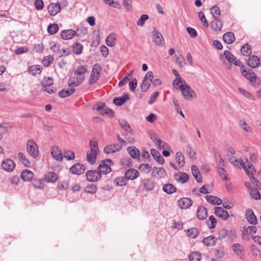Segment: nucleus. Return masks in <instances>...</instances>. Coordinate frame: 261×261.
<instances>
[{
  "mask_svg": "<svg viewBox=\"0 0 261 261\" xmlns=\"http://www.w3.org/2000/svg\"><path fill=\"white\" fill-rule=\"evenodd\" d=\"M242 75L247 80H248L254 86H258L260 83V80L256 74L252 71V70L249 69L246 70L244 69L241 71Z\"/></svg>",
  "mask_w": 261,
  "mask_h": 261,
  "instance_id": "1",
  "label": "nucleus"
},
{
  "mask_svg": "<svg viewBox=\"0 0 261 261\" xmlns=\"http://www.w3.org/2000/svg\"><path fill=\"white\" fill-rule=\"evenodd\" d=\"M184 84L179 85V89L184 98L186 100H190L193 97V94L195 93L194 91L186 83L184 80Z\"/></svg>",
  "mask_w": 261,
  "mask_h": 261,
  "instance_id": "2",
  "label": "nucleus"
},
{
  "mask_svg": "<svg viewBox=\"0 0 261 261\" xmlns=\"http://www.w3.org/2000/svg\"><path fill=\"white\" fill-rule=\"evenodd\" d=\"M27 149L29 154L34 158L38 156L39 150L37 144L32 139L29 140L27 142Z\"/></svg>",
  "mask_w": 261,
  "mask_h": 261,
  "instance_id": "3",
  "label": "nucleus"
},
{
  "mask_svg": "<svg viewBox=\"0 0 261 261\" xmlns=\"http://www.w3.org/2000/svg\"><path fill=\"white\" fill-rule=\"evenodd\" d=\"M88 181L94 182L98 181L101 178V174L97 170H88L86 173Z\"/></svg>",
  "mask_w": 261,
  "mask_h": 261,
  "instance_id": "4",
  "label": "nucleus"
},
{
  "mask_svg": "<svg viewBox=\"0 0 261 261\" xmlns=\"http://www.w3.org/2000/svg\"><path fill=\"white\" fill-rule=\"evenodd\" d=\"M16 166L14 161L10 159L4 160L2 163V168L6 171L11 172L14 170Z\"/></svg>",
  "mask_w": 261,
  "mask_h": 261,
  "instance_id": "5",
  "label": "nucleus"
},
{
  "mask_svg": "<svg viewBox=\"0 0 261 261\" xmlns=\"http://www.w3.org/2000/svg\"><path fill=\"white\" fill-rule=\"evenodd\" d=\"M240 165L242 167V168L244 169L245 172H246L248 176L249 177L251 183L253 185V186L256 188H259L261 187V184L253 176L252 173H250V171H248V169H246V167L245 164L243 163V161H241L240 162Z\"/></svg>",
  "mask_w": 261,
  "mask_h": 261,
  "instance_id": "6",
  "label": "nucleus"
},
{
  "mask_svg": "<svg viewBox=\"0 0 261 261\" xmlns=\"http://www.w3.org/2000/svg\"><path fill=\"white\" fill-rule=\"evenodd\" d=\"M122 148V146L118 143L106 145L104 149L103 152L107 154L114 153L120 151Z\"/></svg>",
  "mask_w": 261,
  "mask_h": 261,
  "instance_id": "7",
  "label": "nucleus"
},
{
  "mask_svg": "<svg viewBox=\"0 0 261 261\" xmlns=\"http://www.w3.org/2000/svg\"><path fill=\"white\" fill-rule=\"evenodd\" d=\"M85 168L84 166L81 163H76L72 166L70 168V171L74 174L80 175L84 173Z\"/></svg>",
  "mask_w": 261,
  "mask_h": 261,
  "instance_id": "8",
  "label": "nucleus"
},
{
  "mask_svg": "<svg viewBox=\"0 0 261 261\" xmlns=\"http://www.w3.org/2000/svg\"><path fill=\"white\" fill-rule=\"evenodd\" d=\"M76 35L79 36L76 31L72 29L64 30L61 33V37L64 40L71 39Z\"/></svg>",
  "mask_w": 261,
  "mask_h": 261,
  "instance_id": "9",
  "label": "nucleus"
},
{
  "mask_svg": "<svg viewBox=\"0 0 261 261\" xmlns=\"http://www.w3.org/2000/svg\"><path fill=\"white\" fill-rule=\"evenodd\" d=\"M153 41L158 46H163L164 43V39L162 34L155 30L153 32Z\"/></svg>",
  "mask_w": 261,
  "mask_h": 261,
  "instance_id": "10",
  "label": "nucleus"
},
{
  "mask_svg": "<svg viewBox=\"0 0 261 261\" xmlns=\"http://www.w3.org/2000/svg\"><path fill=\"white\" fill-rule=\"evenodd\" d=\"M51 154L57 161H61L63 156L61 150L57 146H53L51 148Z\"/></svg>",
  "mask_w": 261,
  "mask_h": 261,
  "instance_id": "11",
  "label": "nucleus"
},
{
  "mask_svg": "<svg viewBox=\"0 0 261 261\" xmlns=\"http://www.w3.org/2000/svg\"><path fill=\"white\" fill-rule=\"evenodd\" d=\"M215 214L217 216L224 220L227 219L229 217L228 212L221 207H216Z\"/></svg>",
  "mask_w": 261,
  "mask_h": 261,
  "instance_id": "12",
  "label": "nucleus"
},
{
  "mask_svg": "<svg viewBox=\"0 0 261 261\" xmlns=\"http://www.w3.org/2000/svg\"><path fill=\"white\" fill-rule=\"evenodd\" d=\"M49 14L51 16L56 15L61 10V7L58 3H51L47 8Z\"/></svg>",
  "mask_w": 261,
  "mask_h": 261,
  "instance_id": "13",
  "label": "nucleus"
},
{
  "mask_svg": "<svg viewBox=\"0 0 261 261\" xmlns=\"http://www.w3.org/2000/svg\"><path fill=\"white\" fill-rule=\"evenodd\" d=\"M192 201L190 198L186 197L180 198L178 201V205L182 209L189 208L192 204Z\"/></svg>",
  "mask_w": 261,
  "mask_h": 261,
  "instance_id": "14",
  "label": "nucleus"
},
{
  "mask_svg": "<svg viewBox=\"0 0 261 261\" xmlns=\"http://www.w3.org/2000/svg\"><path fill=\"white\" fill-rule=\"evenodd\" d=\"M246 217L250 224L252 225L256 224L257 219L252 210L248 208L246 210Z\"/></svg>",
  "mask_w": 261,
  "mask_h": 261,
  "instance_id": "15",
  "label": "nucleus"
},
{
  "mask_svg": "<svg viewBox=\"0 0 261 261\" xmlns=\"http://www.w3.org/2000/svg\"><path fill=\"white\" fill-rule=\"evenodd\" d=\"M138 171L133 168H130L127 170L125 173V177L127 180H133L138 177Z\"/></svg>",
  "mask_w": 261,
  "mask_h": 261,
  "instance_id": "16",
  "label": "nucleus"
},
{
  "mask_svg": "<svg viewBox=\"0 0 261 261\" xmlns=\"http://www.w3.org/2000/svg\"><path fill=\"white\" fill-rule=\"evenodd\" d=\"M247 64L251 68H256L260 64V60L257 56L253 55L248 58Z\"/></svg>",
  "mask_w": 261,
  "mask_h": 261,
  "instance_id": "17",
  "label": "nucleus"
},
{
  "mask_svg": "<svg viewBox=\"0 0 261 261\" xmlns=\"http://www.w3.org/2000/svg\"><path fill=\"white\" fill-rule=\"evenodd\" d=\"M129 99V96L128 93L123 95L121 97H116L113 98V101L114 104L118 106H122L125 101Z\"/></svg>",
  "mask_w": 261,
  "mask_h": 261,
  "instance_id": "18",
  "label": "nucleus"
},
{
  "mask_svg": "<svg viewBox=\"0 0 261 261\" xmlns=\"http://www.w3.org/2000/svg\"><path fill=\"white\" fill-rule=\"evenodd\" d=\"M152 174L153 176L158 178H163L166 175V172L164 169L155 167L152 168Z\"/></svg>",
  "mask_w": 261,
  "mask_h": 261,
  "instance_id": "19",
  "label": "nucleus"
},
{
  "mask_svg": "<svg viewBox=\"0 0 261 261\" xmlns=\"http://www.w3.org/2000/svg\"><path fill=\"white\" fill-rule=\"evenodd\" d=\"M211 28L215 31H220L223 27V23L218 18L215 17L211 22Z\"/></svg>",
  "mask_w": 261,
  "mask_h": 261,
  "instance_id": "20",
  "label": "nucleus"
},
{
  "mask_svg": "<svg viewBox=\"0 0 261 261\" xmlns=\"http://www.w3.org/2000/svg\"><path fill=\"white\" fill-rule=\"evenodd\" d=\"M58 178V175L54 172H48L44 175V179L47 182L55 183Z\"/></svg>",
  "mask_w": 261,
  "mask_h": 261,
  "instance_id": "21",
  "label": "nucleus"
},
{
  "mask_svg": "<svg viewBox=\"0 0 261 261\" xmlns=\"http://www.w3.org/2000/svg\"><path fill=\"white\" fill-rule=\"evenodd\" d=\"M151 154L154 160L156 161L159 164L163 165L164 163L165 160L164 158L161 155L159 151L155 149H151L150 150Z\"/></svg>",
  "mask_w": 261,
  "mask_h": 261,
  "instance_id": "22",
  "label": "nucleus"
},
{
  "mask_svg": "<svg viewBox=\"0 0 261 261\" xmlns=\"http://www.w3.org/2000/svg\"><path fill=\"white\" fill-rule=\"evenodd\" d=\"M97 171H99L100 174H108L111 171L110 166L105 163V161H102L98 167Z\"/></svg>",
  "mask_w": 261,
  "mask_h": 261,
  "instance_id": "23",
  "label": "nucleus"
},
{
  "mask_svg": "<svg viewBox=\"0 0 261 261\" xmlns=\"http://www.w3.org/2000/svg\"><path fill=\"white\" fill-rule=\"evenodd\" d=\"M129 154L133 159H137L140 155V150L135 146H129L127 148Z\"/></svg>",
  "mask_w": 261,
  "mask_h": 261,
  "instance_id": "24",
  "label": "nucleus"
},
{
  "mask_svg": "<svg viewBox=\"0 0 261 261\" xmlns=\"http://www.w3.org/2000/svg\"><path fill=\"white\" fill-rule=\"evenodd\" d=\"M214 153L216 160L217 168H224L225 163L223 159L221 158L220 154L215 149H214Z\"/></svg>",
  "mask_w": 261,
  "mask_h": 261,
  "instance_id": "25",
  "label": "nucleus"
},
{
  "mask_svg": "<svg viewBox=\"0 0 261 261\" xmlns=\"http://www.w3.org/2000/svg\"><path fill=\"white\" fill-rule=\"evenodd\" d=\"M205 199L208 202L214 205H219L222 202L221 199L213 195H206L205 196Z\"/></svg>",
  "mask_w": 261,
  "mask_h": 261,
  "instance_id": "26",
  "label": "nucleus"
},
{
  "mask_svg": "<svg viewBox=\"0 0 261 261\" xmlns=\"http://www.w3.org/2000/svg\"><path fill=\"white\" fill-rule=\"evenodd\" d=\"M223 40L227 44L232 43L235 40L234 34L231 32L225 33L223 36Z\"/></svg>",
  "mask_w": 261,
  "mask_h": 261,
  "instance_id": "27",
  "label": "nucleus"
},
{
  "mask_svg": "<svg viewBox=\"0 0 261 261\" xmlns=\"http://www.w3.org/2000/svg\"><path fill=\"white\" fill-rule=\"evenodd\" d=\"M232 250L236 254L240 257L243 255L244 247L240 244L234 243L232 245Z\"/></svg>",
  "mask_w": 261,
  "mask_h": 261,
  "instance_id": "28",
  "label": "nucleus"
},
{
  "mask_svg": "<svg viewBox=\"0 0 261 261\" xmlns=\"http://www.w3.org/2000/svg\"><path fill=\"white\" fill-rule=\"evenodd\" d=\"M174 178L177 181L184 184L189 180V175L185 172H180L178 174H175Z\"/></svg>",
  "mask_w": 261,
  "mask_h": 261,
  "instance_id": "29",
  "label": "nucleus"
},
{
  "mask_svg": "<svg viewBox=\"0 0 261 261\" xmlns=\"http://www.w3.org/2000/svg\"><path fill=\"white\" fill-rule=\"evenodd\" d=\"M33 177V172L28 169L23 171L21 173V177L24 181H30Z\"/></svg>",
  "mask_w": 261,
  "mask_h": 261,
  "instance_id": "30",
  "label": "nucleus"
},
{
  "mask_svg": "<svg viewBox=\"0 0 261 261\" xmlns=\"http://www.w3.org/2000/svg\"><path fill=\"white\" fill-rule=\"evenodd\" d=\"M217 240V238L214 236H210L204 238L202 240V243L207 246H213L215 245Z\"/></svg>",
  "mask_w": 261,
  "mask_h": 261,
  "instance_id": "31",
  "label": "nucleus"
},
{
  "mask_svg": "<svg viewBox=\"0 0 261 261\" xmlns=\"http://www.w3.org/2000/svg\"><path fill=\"white\" fill-rule=\"evenodd\" d=\"M191 171L193 176L198 182H201L202 181V178L199 176L200 172L198 168L196 165H192L191 166Z\"/></svg>",
  "mask_w": 261,
  "mask_h": 261,
  "instance_id": "32",
  "label": "nucleus"
},
{
  "mask_svg": "<svg viewBox=\"0 0 261 261\" xmlns=\"http://www.w3.org/2000/svg\"><path fill=\"white\" fill-rule=\"evenodd\" d=\"M197 216L201 220L206 219L207 217V210L206 208L203 206L199 207L197 211Z\"/></svg>",
  "mask_w": 261,
  "mask_h": 261,
  "instance_id": "33",
  "label": "nucleus"
},
{
  "mask_svg": "<svg viewBox=\"0 0 261 261\" xmlns=\"http://www.w3.org/2000/svg\"><path fill=\"white\" fill-rule=\"evenodd\" d=\"M142 183L143 184L144 188L147 191L153 190L154 188V183L149 179H145L142 180Z\"/></svg>",
  "mask_w": 261,
  "mask_h": 261,
  "instance_id": "34",
  "label": "nucleus"
},
{
  "mask_svg": "<svg viewBox=\"0 0 261 261\" xmlns=\"http://www.w3.org/2000/svg\"><path fill=\"white\" fill-rule=\"evenodd\" d=\"M176 190V187L171 184H166L163 187V191L168 194H171L175 192Z\"/></svg>",
  "mask_w": 261,
  "mask_h": 261,
  "instance_id": "35",
  "label": "nucleus"
},
{
  "mask_svg": "<svg viewBox=\"0 0 261 261\" xmlns=\"http://www.w3.org/2000/svg\"><path fill=\"white\" fill-rule=\"evenodd\" d=\"M75 91V88H71L69 90L63 89L59 92V96L61 98H65L71 95Z\"/></svg>",
  "mask_w": 261,
  "mask_h": 261,
  "instance_id": "36",
  "label": "nucleus"
},
{
  "mask_svg": "<svg viewBox=\"0 0 261 261\" xmlns=\"http://www.w3.org/2000/svg\"><path fill=\"white\" fill-rule=\"evenodd\" d=\"M99 152H88L87 154V160L91 165L95 163L96 156Z\"/></svg>",
  "mask_w": 261,
  "mask_h": 261,
  "instance_id": "37",
  "label": "nucleus"
},
{
  "mask_svg": "<svg viewBox=\"0 0 261 261\" xmlns=\"http://www.w3.org/2000/svg\"><path fill=\"white\" fill-rule=\"evenodd\" d=\"M241 52L243 56H248L251 54V47L248 43L243 45L241 48Z\"/></svg>",
  "mask_w": 261,
  "mask_h": 261,
  "instance_id": "38",
  "label": "nucleus"
},
{
  "mask_svg": "<svg viewBox=\"0 0 261 261\" xmlns=\"http://www.w3.org/2000/svg\"><path fill=\"white\" fill-rule=\"evenodd\" d=\"M199 233V230L197 228L193 227L189 228L187 230V234L188 237L192 239L196 238Z\"/></svg>",
  "mask_w": 261,
  "mask_h": 261,
  "instance_id": "39",
  "label": "nucleus"
},
{
  "mask_svg": "<svg viewBox=\"0 0 261 261\" xmlns=\"http://www.w3.org/2000/svg\"><path fill=\"white\" fill-rule=\"evenodd\" d=\"M28 71L32 75H35L41 72V68L40 65L31 66L28 68Z\"/></svg>",
  "mask_w": 261,
  "mask_h": 261,
  "instance_id": "40",
  "label": "nucleus"
},
{
  "mask_svg": "<svg viewBox=\"0 0 261 261\" xmlns=\"http://www.w3.org/2000/svg\"><path fill=\"white\" fill-rule=\"evenodd\" d=\"M190 261H200L201 259V254L197 251L191 252L189 256Z\"/></svg>",
  "mask_w": 261,
  "mask_h": 261,
  "instance_id": "41",
  "label": "nucleus"
},
{
  "mask_svg": "<svg viewBox=\"0 0 261 261\" xmlns=\"http://www.w3.org/2000/svg\"><path fill=\"white\" fill-rule=\"evenodd\" d=\"M115 40L116 37L115 35L111 34L106 38V43L108 46L112 47L115 44Z\"/></svg>",
  "mask_w": 261,
  "mask_h": 261,
  "instance_id": "42",
  "label": "nucleus"
},
{
  "mask_svg": "<svg viewBox=\"0 0 261 261\" xmlns=\"http://www.w3.org/2000/svg\"><path fill=\"white\" fill-rule=\"evenodd\" d=\"M83 46L80 43H75L73 44L72 51L76 55H80L82 53Z\"/></svg>",
  "mask_w": 261,
  "mask_h": 261,
  "instance_id": "43",
  "label": "nucleus"
},
{
  "mask_svg": "<svg viewBox=\"0 0 261 261\" xmlns=\"http://www.w3.org/2000/svg\"><path fill=\"white\" fill-rule=\"evenodd\" d=\"M176 160L178 165L182 167L185 165V156L181 152H177L176 153Z\"/></svg>",
  "mask_w": 261,
  "mask_h": 261,
  "instance_id": "44",
  "label": "nucleus"
},
{
  "mask_svg": "<svg viewBox=\"0 0 261 261\" xmlns=\"http://www.w3.org/2000/svg\"><path fill=\"white\" fill-rule=\"evenodd\" d=\"M150 138L154 143H155L158 147L161 149L162 141L158 138L157 135L154 133L151 134L150 135Z\"/></svg>",
  "mask_w": 261,
  "mask_h": 261,
  "instance_id": "45",
  "label": "nucleus"
},
{
  "mask_svg": "<svg viewBox=\"0 0 261 261\" xmlns=\"http://www.w3.org/2000/svg\"><path fill=\"white\" fill-rule=\"evenodd\" d=\"M97 190V186L93 184H91L88 185L86 187V188L85 189V191L87 193L94 194L96 192Z\"/></svg>",
  "mask_w": 261,
  "mask_h": 261,
  "instance_id": "46",
  "label": "nucleus"
},
{
  "mask_svg": "<svg viewBox=\"0 0 261 261\" xmlns=\"http://www.w3.org/2000/svg\"><path fill=\"white\" fill-rule=\"evenodd\" d=\"M59 30L58 25L56 23H51L47 27L48 32L51 35L56 34Z\"/></svg>",
  "mask_w": 261,
  "mask_h": 261,
  "instance_id": "47",
  "label": "nucleus"
},
{
  "mask_svg": "<svg viewBox=\"0 0 261 261\" xmlns=\"http://www.w3.org/2000/svg\"><path fill=\"white\" fill-rule=\"evenodd\" d=\"M54 61V58L51 55L46 56L44 58L42 63L45 67L49 66Z\"/></svg>",
  "mask_w": 261,
  "mask_h": 261,
  "instance_id": "48",
  "label": "nucleus"
},
{
  "mask_svg": "<svg viewBox=\"0 0 261 261\" xmlns=\"http://www.w3.org/2000/svg\"><path fill=\"white\" fill-rule=\"evenodd\" d=\"M18 158L20 161L26 167L28 166L30 164V162L26 158L24 154L22 152H18Z\"/></svg>",
  "mask_w": 261,
  "mask_h": 261,
  "instance_id": "49",
  "label": "nucleus"
},
{
  "mask_svg": "<svg viewBox=\"0 0 261 261\" xmlns=\"http://www.w3.org/2000/svg\"><path fill=\"white\" fill-rule=\"evenodd\" d=\"M119 123L121 125V126L122 127V128L125 130V132H126L128 133H132V129L131 127H130L129 124L128 122L125 121L124 120H122L119 121Z\"/></svg>",
  "mask_w": 261,
  "mask_h": 261,
  "instance_id": "50",
  "label": "nucleus"
},
{
  "mask_svg": "<svg viewBox=\"0 0 261 261\" xmlns=\"http://www.w3.org/2000/svg\"><path fill=\"white\" fill-rule=\"evenodd\" d=\"M90 151L91 152H99L98 141L94 140H90L89 143Z\"/></svg>",
  "mask_w": 261,
  "mask_h": 261,
  "instance_id": "51",
  "label": "nucleus"
},
{
  "mask_svg": "<svg viewBox=\"0 0 261 261\" xmlns=\"http://www.w3.org/2000/svg\"><path fill=\"white\" fill-rule=\"evenodd\" d=\"M127 179L125 177H117L114 180V183L117 186H123L126 184Z\"/></svg>",
  "mask_w": 261,
  "mask_h": 261,
  "instance_id": "52",
  "label": "nucleus"
},
{
  "mask_svg": "<svg viewBox=\"0 0 261 261\" xmlns=\"http://www.w3.org/2000/svg\"><path fill=\"white\" fill-rule=\"evenodd\" d=\"M151 166L148 164H142L139 166V169L141 171H143L145 173H149L151 170Z\"/></svg>",
  "mask_w": 261,
  "mask_h": 261,
  "instance_id": "53",
  "label": "nucleus"
},
{
  "mask_svg": "<svg viewBox=\"0 0 261 261\" xmlns=\"http://www.w3.org/2000/svg\"><path fill=\"white\" fill-rule=\"evenodd\" d=\"M238 90L243 95H244L245 97H246L249 100H254L253 96L248 91H246L245 90H244L241 88H239Z\"/></svg>",
  "mask_w": 261,
  "mask_h": 261,
  "instance_id": "54",
  "label": "nucleus"
},
{
  "mask_svg": "<svg viewBox=\"0 0 261 261\" xmlns=\"http://www.w3.org/2000/svg\"><path fill=\"white\" fill-rule=\"evenodd\" d=\"M250 194L252 198L255 200H259L260 199V194L259 192L256 189H253L250 191Z\"/></svg>",
  "mask_w": 261,
  "mask_h": 261,
  "instance_id": "55",
  "label": "nucleus"
},
{
  "mask_svg": "<svg viewBox=\"0 0 261 261\" xmlns=\"http://www.w3.org/2000/svg\"><path fill=\"white\" fill-rule=\"evenodd\" d=\"M228 234V230L225 228L220 229L218 233V239L222 240Z\"/></svg>",
  "mask_w": 261,
  "mask_h": 261,
  "instance_id": "56",
  "label": "nucleus"
},
{
  "mask_svg": "<svg viewBox=\"0 0 261 261\" xmlns=\"http://www.w3.org/2000/svg\"><path fill=\"white\" fill-rule=\"evenodd\" d=\"M218 172L219 173V176L223 180H227V176L226 174V171L225 170L224 168H219L217 169Z\"/></svg>",
  "mask_w": 261,
  "mask_h": 261,
  "instance_id": "57",
  "label": "nucleus"
},
{
  "mask_svg": "<svg viewBox=\"0 0 261 261\" xmlns=\"http://www.w3.org/2000/svg\"><path fill=\"white\" fill-rule=\"evenodd\" d=\"M224 55L225 58L228 60V61L230 63H232L233 62V60L236 57L234 56L229 51L225 50L224 52Z\"/></svg>",
  "mask_w": 261,
  "mask_h": 261,
  "instance_id": "58",
  "label": "nucleus"
},
{
  "mask_svg": "<svg viewBox=\"0 0 261 261\" xmlns=\"http://www.w3.org/2000/svg\"><path fill=\"white\" fill-rule=\"evenodd\" d=\"M149 16L147 14H143L138 20L137 23L138 25L142 26L145 23L146 20L148 19Z\"/></svg>",
  "mask_w": 261,
  "mask_h": 261,
  "instance_id": "59",
  "label": "nucleus"
},
{
  "mask_svg": "<svg viewBox=\"0 0 261 261\" xmlns=\"http://www.w3.org/2000/svg\"><path fill=\"white\" fill-rule=\"evenodd\" d=\"M101 70V68L100 64L99 63H96L94 65L91 73L95 75H99Z\"/></svg>",
  "mask_w": 261,
  "mask_h": 261,
  "instance_id": "60",
  "label": "nucleus"
},
{
  "mask_svg": "<svg viewBox=\"0 0 261 261\" xmlns=\"http://www.w3.org/2000/svg\"><path fill=\"white\" fill-rule=\"evenodd\" d=\"M198 15L200 20L203 23V26L206 28H207L208 27V23L207 20L205 18L204 14L202 12H199L198 13Z\"/></svg>",
  "mask_w": 261,
  "mask_h": 261,
  "instance_id": "61",
  "label": "nucleus"
},
{
  "mask_svg": "<svg viewBox=\"0 0 261 261\" xmlns=\"http://www.w3.org/2000/svg\"><path fill=\"white\" fill-rule=\"evenodd\" d=\"M211 12L214 18L215 17H217L218 16L220 15V11L219 8L217 6H214L211 9Z\"/></svg>",
  "mask_w": 261,
  "mask_h": 261,
  "instance_id": "62",
  "label": "nucleus"
},
{
  "mask_svg": "<svg viewBox=\"0 0 261 261\" xmlns=\"http://www.w3.org/2000/svg\"><path fill=\"white\" fill-rule=\"evenodd\" d=\"M33 186L37 189H42L44 188V185L41 180H35L33 181Z\"/></svg>",
  "mask_w": 261,
  "mask_h": 261,
  "instance_id": "63",
  "label": "nucleus"
},
{
  "mask_svg": "<svg viewBox=\"0 0 261 261\" xmlns=\"http://www.w3.org/2000/svg\"><path fill=\"white\" fill-rule=\"evenodd\" d=\"M150 85V82H146L143 80L140 87L141 91L143 92H146L148 89Z\"/></svg>",
  "mask_w": 261,
  "mask_h": 261,
  "instance_id": "64",
  "label": "nucleus"
}]
</instances>
